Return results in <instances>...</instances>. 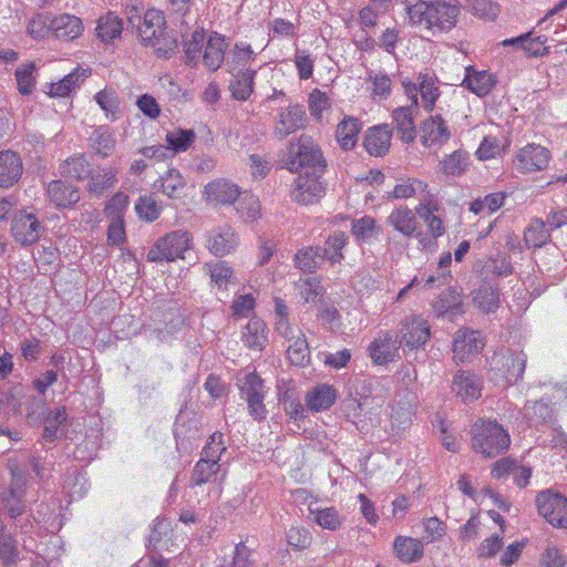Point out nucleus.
I'll return each instance as SVG.
<instances>
[{
  "label": "nucleus",
  "mask_w": 567,
  "mask_h": 567,
  "mask_svg": "<svg viewBox=\"0 0 567 567\" xmlns=\"http://www.w3.org/2000/svg\"><path fill=\"white\" fill-rule=\"evenodd\" d=\"M403 7L409 23L431 31H449L458 16L451 0H396Z\"/></svg>",
  "instance_id": "obj_1"
},
{
  "label": "nucleus",
  "mask_w": 567,
  "mask_h": 567,
  "mask_svg": "<svg viewBox=\"0 0 567 567\" xmlns=\"http://www.w3.org/2000/svg\"><path fill=\"white\" fill-rule=\"evenodd\" d=\"M511 436L496 420L478 419L471 427V446L484 457L493 458L508 450Z\"/></svg>",
  "instance_id": "obj_2"
},
{
  "label": "nucleus",
  "mask_w": 567,
  "mask_h": 567,
  "mask_svg": "<svg viewBox=\"0 0 567 567\" xmlns=\"http://www.w3.org/2000/svg\"><path fill=\"white\" fill-rule=\"evenodd\" d=\"M284 166L292 173L303 171L317 175L324 173L327 163L319 144L311 136L301 134L289 142Z\"/></svg>",
  "instance_id": "obj_3"
},
{
  "label": "nucleus",
  "mask_w": 567,
  "mask_h": 567,
  "mask_svg": "<svg viewBox=\"0 0 567 567\" xmlns=\"http://www.w3.org/2000/svg\"><path fill=\"white\" fill-rule=\"evenodd\" d=\"M192 235L185 230H174L158 238L147 252L152 262H171L184 259V254L192 247Z\"/></svg>",
  "instance_id": "obj_4"
},
{
  "label": "nucleus",
  "mask_w": 567,
  "mask_h": 567,
  "mask_svg": "<svg viewBox=\"0 0 567 567\" xmlns=\"http://www.w3.org/2000/svg\"><path fill=\"white\" fill-rule=\"evenodd\" d=\"M538 514L555 528H567V497L551 488L542 491L535 499Z\"/></svg>",
  "instance_id": "obj_5"
},
{
  "label": "nucleus",
  "mask_w": 567,
  "mask_h": 567,
  "mask_svg": "<svg viewBox=\"0 0 567 567\" xmlns=\"http://www.w3.org/2000/svg\"><path fill=\"white\" fill-rule=\"evenodd\" d=\"M240 396L247 403L249 415L256 421H262L267 416V410L264 404L266 389L262 379L256 372L245 374L244 379H238Z\"/></svg>",
  "instance_id": "obj_6"
},
{
  "label": "nucleus",
  "mask_w": 567,
  "mask_h": 567,
  "mask_svg": "<svg viewBox=\"0 0 567 567\" xmlns=\"http://www.w3.org/2000/svg\"><path fill=\"white\" fill-rule=\"evenodd\" d=\"M226 472L221 468V464L207 461L206 458H199L195 464L190 477L192 486H202L204 484L210 485L209 496L219 498L221 494V485L225 480Z\"/></svg>",
  "instance_id": "obj_7"
},
{
  "label": "nucleus",
  "mask_w": 567,
  "mask_h": 567,
  "mask_svg": "<svg viewBox=\"0 0 567 567\" xmlns=\"http://www.w3.org/2000/svg\"><path fill=\"white\" fill-rule=\"evenodd\" d=\"M406 96L411 100V105L395 109L392 112V118L400 138L405 143H411L416 137L414 116L417 106V90L415 85H406Z\"/></svg>",
  "instance_id": "obj_8"
},
{
  "label": "nucleus",
  "mask_w": 567,
  "mask_h": 567,
  "mask_svg": "<svg viewBox=\"0 0 567 567\" xmlns=\"http://www.w3.org/2000/svg\"><path fill=\"white\" fill-rule=\"evenodd\" d=\"M12 483L9 488L1 493V503L9 517L14 520L18 527V518L25 512L27 505L23 501L25 480L18 467L11 468Z\"/></svg>",
  "instance_id": "obj_9"
},
{
  "label": "nucleus",
  "mask_w": 567,
  "mask_h": 567,
  "mask_svg": "<svg viewBox=\"0 0 567 567\" xmlns=\"http://www.w3.org/2000/svg\"><path fill=\"white\" fill-rule=\"evenodd\" d=\"M322 174H312L303 172L295 181V187L291 190L292 200L302 205H312L317 203L326 192L321 182Z\"/></svg>",
  "instance_id": "obj_10"
},
{
  "label": "nucleus",
  "mask_w": 567,
  "mask_h": 567,
  "mask_svg": "<svg viewBox=\"0 0 567 567\" xmlns=\"http://www.w3.org/2000/svg\"><path fill=\"white\" fill-rule=\"evenodd\" d=\"M306 123L307 114L305 107L300 104H290L278 113L272 133L277 138L284 140L298 130L303 128Z\"/></svg>",
  "instance_id": "obj_11"
},
{
  "label": "nucleus",
  "mask_w": 567,
  "mask_h": 567,
  "mask_svg": "<svg viewBox=\"0 0 567 567\" xmlns=\"http://www.w3.org/2000/svg\"><path fill=\"white\" fill-rule=\"evenodd\" d=\"M400 334V344L410 349H417L430 339V326L422 317L412 315L402 321Z\"/></svg>",
  "instance_id": "obj_12"
},
{
  "label": "nucleus",
  "mask_w": 567,
  "mask_h": 567,
  "mask_svg": "<svg viewBox=\"0 0 567 567\" xmlns=\"http://www.w3.org/2000/svg\"><path fill=\"white\" fill-rule=\"evenodd\" d=\"M451 138V131L441 114L430 115L420 125V141L424 147L439 148Z\"/></svg>",
  "instance_id": "obj_13"
},
{
  "label": "nucleus",
  "mask_w": 567,
  "mask_h": 567,
  "mask_svg": "<svg viewBox=\"0 0 567 567\" xmlns=\"http://www.w3.org/2000/svg\"><path fill=\"white\" fill-rule=\"evenodd\" d=\"M549 162L548 150L536 144H528L520 148L515 157V168L520 173L543 171Z\"/></svg>",
  "instance_id": "obj_14"
},
{
  "label": "nucleus",
  "mask_w": 567,
  "mask_h": 567,
  "mask_svg": "<svg viewBox=\"0 0 567 567\" xmlns=\"http://www.w3.org/2000/svg\"><path fill=\"white\" fill-rule=\"evenodd\" d=\"M11 231L21 245H31L40 238L44 227L33 214L21 212L14 216Z\"/></svg>",
  "instance_id": "obj_15"
},
{
  "label": "nucleus",
  "mask_w": 567,
  "mask_h": 567,
  "mask_svg": "<svg viewBox=\"0 0 567 567\" xmlns=\"http://www.w3.org/2000/svg\"><path fill=\"white\" fill-rule=\"evenodd\" d=\"M526 360L524 352H506L495 355L492 364L502 372L506 383L514 384L523 378Z\"/></svg>",
  "instance_id": "obj_16"
},
{
  "label": "nucleus",
  "mask_w": 567,
  "mask_h": 567,
  "mask_svg": "<svg viewBox=\"0 0 567 567\" xmlns=\"http://www.w3.org/2000/svg\"><path fill=\"white\" fill-rule=\"evenodd\" d=\"M400 340L392 331L380 332L369 346V354L377 364H384L394 360L399 353Z\"/></svg>",
  "instance_id": "obj_17"
},
{
  "label": "nucleus",
  "mask_w": 567,
  "mask_h": 567,
  "mask_svg": "<svg viewBox=\"0 0 567 567\" xmlns=\"http://www.w3.org/2000/svg\"><path fill=\"white\" fill-rule=\"evenodd\" d=\"M484 348L481 333L471 329H460L454 334L453 353L458 362H465L472 354L478 353Z\"/></svg>",
  "instance_id": "obj_18"
},
{
  "label": "nucleus",
  "mask_w": 567,
  "mask_h": 567,
  "mask_svg": "<svg viewBox=\"0 0 567 567\" xmlns=\"http://www.w3.org/2000/svg\"><path fill=\"white\" fill-rule=\"evenodd\" d=\"M238 244L237 236L230 226H219L208 234L207 249L215 256H226L235 250Z\"/></svg>",
  "instance_id": "obj_19"
},
{
  "label": "nucleus",
  "mask_w": 567,
  "mask_h": 567,
  "mask_svg": "<svg viewBox=\"0 0 567 567\" xmlns=\"http://www.w3.org/2000/svg\"><path fill=\"white\" fill-rule=\"evenodd\" d=\"M386 224L405 238H412L420 229V223L414 212L408 206L394 208L386 217Z\"/></svg>",
  "instance_id": "obj_20"
},
{
  "label": "nucleus",
  "mask_w": 567,
  "mask_h": 567,
  "mask_svg": "<svg viewBox=\"0 0 567 567\" xmlns=\"http://www.w3.org/2000/svg\"><path fill=\"white\" fill-rule=\"evenodd\" d=\"M134 10L135 8H132L130 11V23L138 25L140 35L144 43L148 40H154L155 34L157 32H162L165 28L166 21L164 13L157 9H148L143 17V22L141 23V18L138 16L134 17L131 14Z\"/></svg>",
  "instance_id": "obj_21"
},
{
  "label": "nucleus",
  "mask_w": 567,
  "mask_h": 567,
  "mask_svg": "<svg viewBox=\"0 0 567 567\" xmlns=\"http://www.w3.org/2000/svg\"><path fill=\"white\" fill-rule=\"evenodd\" d=\"M392 131L388 124L369 128L363 138L365 151L372 156H384L391 145Z\"/></svg>",
  "instance_id": "obj_22"
},
{
  "label": "nucleus",
  "mask_w": 567,
  "mask_h": 567,
  "mask_svg": "<svg viewBox=\"0 0 567 567\" xmlns=\"http://www.w3.org/2000/svg\"><path fill=\"white\" fill-rule=\"evenodd\" d=\"M268 328L264 320L254 317L241 329V341L249 350L262 351L268 344Z\"/></svg>",
  "instance_id": "obj_23"
},
{
  "label": "nucleus",
  "mask_w": 567,
  "mask_h": 567,
  "mask_svg": "<svg viewBox=\"0 0 567 567\" xmlns=\"http://www.w3.org/2000/svg\"><path fill=\"white\" fill-rule=\"evenodd\" d=\"M417 408L416 395L412 392H406L403 395L398 394L394 404L392 405L391 420L392 424L398 429H405L412 422V416L415 414Z\"/></svg>",
  "instance_id": "obj_24"
},
{
  "label": "nucleus",
  "mask_w": 567,
  "mask_h": 567,
  "mask_svg": "<svg viewBox=\"0 0 567 567\" xmlns=\"http://www.w3.org/2000/svg\"><path fill=\"white\" fill-rule=\"evenodd\" d=\"M48 196L56 207L71 208L80 200V190L64 181H52L48 185Z\"/></svg>",
  "instance_id": "obj_25"
},
{
  "label": "nucleus",
  "mask_w": 567,
  "mask_h": 567,
  "mask_svg": "<svg viewBox=\"0 0 567 567\" xmlns=\"http://www.w3.org/2000/svg\"><path fill=\"white\" fill-rule=\"evenodd\" d=\"M228 43L225 38L214 32L208 40L202 55L204 65L212 72L217 71L225 61Z\"/></svg>",
  "instance_id": "obj_26"
},
{
  "label": "nucleus",
  "mask_w": 567,
  "mask_h": 567,
  "mask_svg": "<svg viewBox=\"0 0 567 567\" xmlns=\"http://www.w3.org/2000/svg\"><path fill=\"white\" fill-rule=\"evenodd\" d=\"M50 28L55 38L64 41H71L79 38L84 29L80 18L68 13H63L51 19Z\"/></svg>",
  "instance_id": "obj_27"
},
{
  "label": "nucleus",
  "mask_w": 567,
  "mask_h": 567,
  "mask_svg": "<svg viewBox=\"0 0 567 567\" xmlns=\"http://www.w3.org/2000/svg\"><path fill=\"white\" fill-rule=\"evenodd\" d=\"M452 390L464 402H471L481 396L482 383L475 374L460 371L454 377Z\"/></svg>",
  "instance_id": "obj_28"
},
{
  "label": "nucleus",
  "mask_w": 567,
  "mask_h": 567,
  "mask_svg": "<svg viewBox=\"0 0 567 567\" xmlns=\"http://www.w3.org/2000/svg\"><path fill=\"white\" fill-rule=\"evenodd\" d=\"M22 162L17 153L0 152V187L16 184L22 175Z\"/></svg>",
  "instance_id": "obj_29"
},
{
  "label": "nucleus",
  "mask_w": 567,
  "mask_h": 567,
  "mask_svg": "<svg viewBox=\"0 0 567 567\" xmlns=\"http://www.w3.org/2000/svg\"><path fill=\"white\" fill-rule=\"evenodd\" d=\"M404 91L406 92V85H415L417 94L420 93L422 105L425 111L431 112L434 109L435 102L440 96V90L436 85V78L430 73H420L416 83L403 82Z\"/></svg>",
  "instance_id": "obj_30"
},
{
  "label": "nucleus",
  "mask_w": 567,
  "mask_h": 567,
  "mask_svg": "<svg viewBox=\"0 0 567 567\" xmlns=\"http://www.w3.org/2000/svg\"><path fill=\"white\" fill-rule=\"evenodd\" d=\"M256 59V53L251 45L246 42H237L229 52L226 60V70L230 72H239L245 70H252L249 65Z\"/></svg>",
  "instance_id": "obj_31"
},
{
  "label": "nucleus",
  "mask_w": 567,
  "mask_h": 567,
  "mask_svg": "<svg viewBox=\"0 0 567 567\" xmlns=\"http://www.w3.org/2000/svg\"><path fill=\"white\" fill-rule=\"evenodd\" d=\"M256 69L239 72H230L231 79L228 89L231 96L237 101H247L254 92V79Z\"/></svg>",
  "instance_id": "obj_32"
},
{
  "label": "nucleus",
  "mask_w": 567,
  "mask_h": 567,
  "mask_svg": "<svg viewBox=\"0 0 567 567\" xmlns=\"http://www.w3.org/2000/svg\"><path fill=\"white\" fill-rule=\"evenodd\" d=\"M462 84L477 96H485L495 86L496 79L487 71H475L472 68H467Z\"/></svg>",
  "instance_id": "obj_33"
},
{
  "label": "nucleus",
  "mask_w": 567,
  "mask_h": 567,
  "mask_svg": "<svg viewBox=\"0 0 567 567\" xmlns=\"http://www.w3.org/2000/svg\"><path fill=\"white\" fill-rule=\"evenodd\" d=\"M349 241V236L341 230H334L329 234L324 240V247H321L323 259L331 265L341 264L344 259L343 248Z\"/></svg>",
  "instance_id": "obj_34"
},
{
  "label": "nucleus",
  "mask_w": 567,
  "mask_h": 567,
  "mask_svg": "<svg viewBox=\"0 0 567 567\" xmlns=\"http://www.w3.org/2000/svg\"><path fill=\"white\" fill-rule=\"evenodd\" d=\"M183 318L173 311L164 313L163 322L156 323L154 327L148 326L145 328V333L150 339L165 341L167 337L174 334L183 326Z\"/></svg>",
  "instance_id": "obj_35"
},
{
  "label": "nucleus",
  "mask_w": 567,
  "mask_h": 567,
  "mask_svg": "<svg viewBox=\"0 0 567 567\" xmlns=\"http://www.w3.org/2000/svg\"><path fill=\"white\" fill-rule=\"evenodd\" d=\"M473 303L484 313H494L499 307V291L488 284L481 285L473 292Z\"/></svg>",
  "instance_id": "obj_36"
},
{
  "label": "nucleus",
  "mask_w": 567,
  "mask_h": 567,
  "mask_svg": "<svg viewBox=\"0 0 567 567\" xmlns=\"http://www.w3.org/2000/svg\"><path fill=\"white\" fill-rule=\"evenodd\" d=\"M337 399L336 390L328 384H321L307 393L306 403L309 410L319 412L328 410Z\"/></svg>",
  "instance_id": "obj_37"
},
{
  "label": "nucleus",
  "mask_w": 567,
  "mask_h": 567,
  "mask_svg": "<svg viewBox=\"0 0 567 567\" xmlns=\"http://www.w3.org/2000/svg\"><path fill=\"white\" fill-rule=\"evenodd\" d=\"M393 547L395 555L403 563H414L423 556V544L416 538L398 536Z\"/></svg>",
  "instance_id": "obj_38"
},
{
  "label": "nucleus",
  "mask_w": 567,
  "mask_h": 567,
  "mask_svg": "<svg viewBox=\"0 0 567 567\" xmlns=\"http://www.w3.org/2000/svg\"><path fill=\"white\" fill-rule=\"evenodd\" d=\"M205 193L212 202L231 204L239 196L237 185L227 181H215L206 185Z\"/></svg>",
  "instance_id": "obj_39"
},
{
  "label": "nucleus",
  "mask_w": 567,
  "mask_h": 567,
  "mask_svg": "<svg viewBox=\"0 0 567 567\" xmlns=\"http://www.w3.org/2000/svg\"><path fill=\"white\" fill-rule=\"evenodd\" d=\"M212 284L218 289L226 290L230 285L237 284L233 268L226 261H215L205 265Z\"/></svg>",
  "instance_id": "obj_40"
},
{
  "label": "nucleus",
  "mask_w": 567,
  "mask_h": 567,
  "mask_svg": "<svg viewBox=\"0 0 567 567\" xmlns=\"http://www.w3.org/2000/svg\"><path fill=\"white\" fill-rule=\"evenodd\" d=\"M68 415L64 408H54L48 410L43 419V439L48 442H52L58 439L64 432V424Z\"/></svg>",
  "instance_id": "obj_41"
},
{
  "label": "nucleus",
  "mask_w": 567,
  "mask_h": 567,
  "mask_svg": "<svg viewBox=\"0 0 567 567\" xmlns=\"http://www.w3.org/2000/svg\"><path fill=\"white\" fill-rule=\"evenodd\" d=\"M462 299L455 290H449L440 295L433 303V310L437 317H447L453 320L462 312Z\"/></svg>",
  "instance_id": "obj_42"
},
{
  "label": "nucleus",
  "mask_w": 567,
  "mask_h": 567,
  "mask_svg": "<svg viewBox=\"0 0 567 567\" xmlns=\"http://www.w3.org/2000/svg\"><path fill=\"white\" fill-rule=\"evenodd\" d=\"M116 179V172L111 167H99L90 175L86 189L89 193L101 196L105 190L113 187Z\"/></svg>",
  "instance_id": "obj_43"
},
{
  "label": "nucleus",
  "mask_w": 567,
  "mask_h": 567,
  "mask_svg": "<svg viewBox=\"0 0 567 567\" xmlns=\"http://www.w3.org/2000/svg\"><path fill=\"white\" fill-rule=\"evenodd\" d=\"M360 130L361 124L354 117H344L337 126L336 137L344 151L352 150L355 146Z\"/></svg>",
  "instance_id": "obj_44"
},
{
  "label": "nucleus",
  "mask_w": 567,
  "mask_h": 567,
  "mask_svg": "<svg viewBox=\"0 0 567 567\" xmlns=\"http://www.w3.org/2000/svg\"><path fill=\"white\" fill-rule=\"evenodd\" d=\"M324 261L321 254V246H309L301 248L295 255L296 266L306 272H313Z\"/></svg>",
  "instance_id": "obj_45"
},
{
  "label": "nucleus",
  "mask_w": 567,
  "mask_h": 567,
  "mask_svg": "<svg viewBox=\"0 0 567 567\" xmlns=\"http://www.w3.org/2000/svg\"><path fill=\"white\" fill-rule=\"evenodd\" d=\"M524 240L528 247L540 248L550 240L549 229L543 219L535 217L530 220L524 233Z\"/></svg>",
  "instance_id": "obj_46"
},
{
  "label": "nucleus",
  "mask_w": 567,
  "mask_h": 567,
  "mask_svg": "<svg viewBox=\"0 0 567 567\" xmlns=\"http://www.w3.org/2000/svg\"><path fill=\"white\" fill-rule=\"evenodd\" d=\"M287 358L291 364L305 367L310 362V349L303 332H298L296 340L287 346Z\"/></svg>",
  "instance_id": "obj_47"
},
{
  "label": "nucleus",
  "mask_w": 567,
  "mask_h": 567,
  "mask_svg": "<svg viewBox=\"0 0 567 567\" xmlns=\"http://www.w3.org/2000/svg\"><path fill=\"white\" fill-rule=\"evenodd\" d=\"M60 173L64 177L84 179L91 175L92 169L84 155H75L66 158L60 165Z\"/></svg>",
  "instance_id": "obj_48"
},
{
  "label": "nucleus",
  "mask_w": 567,
  "mask_h": 567,
  "mask_svg": "<svg viewBox=\"0 0 567 567\" xmlns=\"http://www.w3.org/2000/svg\"><path fill=\"white\" fill-rule=\"evenodd\" d=\"M90 143L95 153L102 157L110 156L115 147L114 135L106 126L95 128L90 136Z\"/></svg>",
  "instance_id": "obj_49"
},
{
  "label": "nucleus",
  "mask_w": 567,
  "mask_h": 567,
  "mask_svg": "<svg viewBox=\"0 0 567 567\" xmlns=\"http://www.w3.org/2000/svg\"><path fill=\"white\" fill-rule=\"evenodd\" d=\"M159 182L163 194L168 198L176 199L183 196L186 183L177 169H168L163 176H161Z\"/></svg>",
  "instance_id": "obj_50"
},
{
  "label": "nucleus",
  "mask_w": 567,
  "mask_h": 567,
  "mask_svg": "<svg viewBox=\"0 0 567 567\" xmlns=\"http://www.w3.org/2000/svg\"><path fill=\"white\" fill-rule=\"evenodd\" d=\"M546 35H537L532 38V32H527L516 38L506 39L502 42L504 47L518 45L532 55H543L546 49L540 50V47L547 42Z\"/></svg>",
  "instance_id": "obj_51"
},
{
  "label": "nucleus",
  "mask_w": 567,
  "mask_h": 567,
  "mask_svg": "<svg viewBox=\"0 0 567 567\" xmlns=\"http://www.w3.org/2000/svg\"><path fill=\"white\" fill-rule=\"evenodd\" d=\"M95 102L104 111L106 118L116 121L122 112L120 107V99L114 90L104 89L94 95Z\"/></svg>",
  "instance_id": "obj_52"
},
{
  "label": "nucleus",
  "mask_w": 567,
  "mask_h": 567,
  "mask_svg": "<svg viewBox=\"0 0 567 567\" xmlns=\"http://www.w3.org/2000/svg\"><path fill=\"white\" fill-rule=\"evenodd\" d=\"M123 21L116 14L109 12L101 17L96 27L97 37L103 42H110L121 35Z\"/></svg>",
  "instance_id": "obj_53"
},
{
  "label": "nucleus",
  "mask_w": 567,
  "mask_h": 567,
  "mask_svg": "<svg viewBox=\"0 0 567 567\" xmlns=\"http://www.w3.org/2000/svg\"><path fill=\"white\" fill-rule=\"evenodd\" d=\"M382 228L371 216H363L358 219H353L351 224V234L359 241H367L381 234Z\"/></svg>",
  "instance_id": "obj_54"
},
{
  "label": "nucleus",
  "mask_w": 567,
  "mask_h": 567,
  "mask_svg": "<svg viewBox=\"0 0 567 567\" xmlns=\"http://www.w3.org/2000/svg\"><path fill=\"white\" fill-rule=\"evenodd\" d=\"M524 417L534 425L547 423L553 419V409L543 400L528 402L524 406Z\"/></svg>",
  "instance_id": "obj_55"
},
{
  "label": "nucleus",
  "mask_w": 567,
  "mask_h": 567,
  "mask_svg": "<svg viewBox=\"0 0 567 567\" xmlns=\"http://www.w3.org/2000/svg\"><path fill=\"white\" fill-rule=\"evenodd\" d=\"M85 76V70L75 69L59 82L51 84L50 95L60 97L69 95L73 89L79 86L80 81Z\"/></svg>",
  "instance_id": "obj_56"
},
{
  "label": "nucleus",
  "mask_w": 567,
  "mask_h": 567,
  "mask_svg": "<svg viewBox=\"0 0 567 567\" xmlns=\"http://www.w3.org/2000/svg\"><path fill=\"white\" fill-rule=\"evenodd\" d=\"M205 43V31L197 29L185 42L186 63L193 68L197 66L202 58V50Z\"/></svg>",
  "instance_id": "obj_57"
},
{
  "label": "nucleus",
  "mask_w": 567,
  "mask_h": 567,
  "mask_svg": "<svg viewBox=\"0 0 567 567\" xmlns=\"http://www.w3.org/2000/svg\"><path fill=\"white\" fill-rule=\"evenodd\" d=\"M34 71L35 64L33 62L23 63L16 70L18 90L22 95H29L33 92L35 86Z\"/></svg>",
  "instance_id": "obj_58"
},
{
  "label": "nucleus",
  "mask_w": 567,
  "mask_h": 567,
  "mask_svg": "<svg viewBox=\"0 0 567 567\" xmlns=\"http://www.w3.org/2000/svg\"><path fill=\"white\" fill-rule=\"evenodd\" d=\"M146 45L152 47L158 56L168 58L177 47L176 38L166 32V28L162 32H157L154 40L145 42Z\"/></svg>",
  "instance_id": "obj_59"
},
{
  "label": "nucleus",
  "mask_w": 567,
  "mask_h": 567,
  "mask_svg": "<svg viewBox=\"0 0 567 567\" xmlns=\"http://www.w3.org/2000/svg\"><path fill=\"white\" fill-rule=\"evenodd\" d=\"M468 165V154L464 151H454L441 162L442 172L446 175H461Z\"/></svg>",
  "instance_id": "obj_60"
},
{
  "label": "nucleus",
  "mask_w": 567,
  "mask_h": 567,
  "mask_svg": "<svg viewBox=\"0 0 567 567\" xmlns=\"http://www.w3.org/2000/svg\"><path fill=\"white\" fill-rule=\"evenodd\" d=\"M193 130H177L166 134V142L169 145V152H185L195 141Z\"/></svg>",
  "instance_id": "obj_61"
},
{
  "label": "nucleus",
  "mask_w": 567,
  "mask_h": 567,
  "mask_svg": "<svg viewBox=\"0 0 567 567\" xmlns=\"http://www.w3.org/2000/svg\"><path fill=\"white\" fill-rule=\"evenodd\" d=\"M313 519L324 529L336 530L341 525V517L333 507L310 508Z\"/></svg>",
  "instance_id": "obj_62"
},
{
  "label": "nucleus",
  "mask_w": 567,
  "mask_h": 567,
  "mask_svg": "<svg viewBox=\"0 0 567 567\" xmlns=\"http://www.w3.org/2000/svg\"><path fill=\"white\" fill-rule=\"evenodd\" d=\"M135 209L140 218L154 221L162 213V205L153 196H144L137 200Z\"/></svg>",
  "instance_id": "obj_63"
},
{
  "label": "nucleus",
  "mask_w": 567,
  "mask_h": 567,
  "mask_svg": "<svg viewBox=\"0 0 567 567\" xmlns=\"http://www.w3.org/2000/svg\"><path fill=\"white\" fill-rule=\"evenodd\" d=\"M250 555V549L241 542L236 545L231 558H224L219 567H254Z\"/></svg>",
  "instance_id": "obj_64"
}]
</instances>
